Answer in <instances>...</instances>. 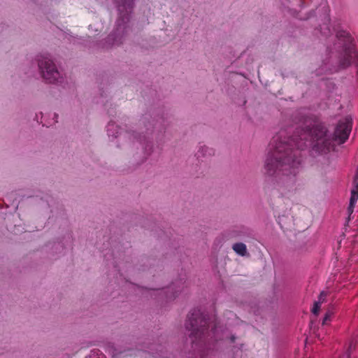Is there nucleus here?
<instances>
[{
  "instance_id": "nucleus-1",
  "label": "nucleus",
  "mask_w": 358,
  "mask_h": 358,
  "mask_svg": "<svg viewBox=\"0 0 358 358\" xmlns=\"http://www.w3.org/2000/svg\"><path fill=\"white\" fill-rule=\"evenodd\" d=\"M299 126L292 136L285 131L273 137L264 169L268 176H295L301 164V151L310 146L313 155H327L334 149L335 142L342 144L348 138L352 129V120L346 117L338 123L334 134L327 127L316 123L313 118L303 116Z\"/></svg>"
},
{
  "instance_id": "nucleus-2",
  "label": "nucleus",
  "mask_w": 358,
  "mask_h": 358,
  "mask_svg": "<svg viewBox=\"0 0 358 358\" xmlns=\"http://www.w3.org/2000/svg\"><path fill=\"white\" fill-rule=\"evenodd\" d=\"M185 328L190 331L189 338L192 348H200L206 346L213 340L219 339L215 320H210L199 309L192 310L187 315Z\"/></svg>"
},
{
  "instance_id": "nucleus-3",
  "label": "nucleus",
  "mask_w": 358,
  "mask_h": 358,
  "mask_svg": "<svg viewBox=\"0 0 358 358\" xmlns=\"http://www.w3.org/2000/svg\"><path fill=\"white\" fill-rule=\"evenodd\" d=\"M336 36L341 43L343 45V52L340 59V67L345 68L351 64L357 57V51L351 44V37L348 33L345 31H338Z\"/></svg>"
},
{
  "instance_id": "nucleus-4",
  "label": "nucleus",
  "mask_w": 358,
  "mask_h": 358,
  "mask_svg": "<svg viewBox=\"0 0 358 358\" xmlns=\"http://www.w3.org/2000/svg\"><path fill=\"white\" fill-rule=\"evenodd\" d=\"M38 63L43 79L50 83L59 80L60 78V73L57 69L52 59L49 57V55H41L38 59Z\"/></svg>"
},
{
  "instance_id": "nucleus-5",
  "label": "nucleus",
  "mask_w": 358,
  "mask_h": 358,
  "mask_svg": "<svg viewBox=\"0 0 358 358\" xmlns=\"http://www.w3.org/2000/svg\"><path fill=\"white\" fill-rule=\"evenodd\" d=\"M120 13V17L117 22V28L115 34L119 35L120 33L124 34L127 31L128 26L127 22L129 21V14L133 8V0H116Z\"/></svg>"
},
{
  "instance_id": "nucleus-6",
  "label": "nucleus",
  "mask_w": 358,
  "mask_h": 358,
  "mask_svg": "<svg viewBox=\"0 0 358 358\" xmlns=\"http://www.w3.org/2000/svg\"><path fill=\"white\" fill-rule=\"evenodd\" d=\"M275 215L277 217L278 223L284 231L297 230L295 228V223L289 210L285 211L282 215L276 211Z\"/></svg>"
},
{
  "instance_id": "nucleus-7",
  "label": "nucleus",
  "mask_w": 358,
  "mask_h": 358,
  "mask_svg": "<svg viewBox=\"0 0 358 358\" xmlns=\"http://www.w3.org/2000/svg\"><path fill=\"white\" fill-rule=\"evenodd\" d=\"M215 153V151L213 149L207 147L206 145H200L199 150L196 152V156L198 158H200L201 157H209L213 155Z\"/></svg>"
},
{
  "instance_id": "nucleus-8",
  "label": "nucleus",
  "mask_w": 358,
  "mask_h": 358,
  "mask_svg": "<svg viewBox=\"0 0 358 358\" xmlns=\"http://www.w3.org/2000/svg\"><path fill=\"white\" fill-rule=\"evenodd\" d=\"M234 251L240 256L244 257L248 254L247 247L243 243H234L232 246Z\"/></svg>"
},
{
  "instance_id": "nucleus-9",
  "label": "nucleus",
  "mask_w": 358,
  "mask_h": 358,
  "mask_svg": "<svg viewBox=\"0 0 358 358\" xmlns=\"http://www.w3.org/2000/svg\"><path fill=\"white\" fill-rule=\"evenodd\" d=\"M175 284L172 286L168 287L166 290L163 291L164 294H166V297L168 300H171L175 299L178 296V293L182 291L181 289H175Z\"/></svg>"
},
{
  "instance_id": "nucleus-10",
  "label": "nucleus",
  "mask_w": 358,
  "mask_h": 358,
  "mask_svg": "<svg viewBox=\"0 0 358 358\" xmlns=\"http://www.w3.org/2000/svg\"><path fill=\"white\" fill-rule=\"evenodd\" d=\"M107 133L108 136L116 138L119 135V128L114 122H109L107 126Z\"/></svg>"
},
{
  "instance_id": "nucleus-11",
  "label": "nucleus",
  "mask_w": 358,
  "mask_h": 358,
  "mask_svg": "<svg viewBox=\"0 0 358 358\" xmlns=\"http://www.w3.org/2000/svg\"><path fill=\"white\" fill-rule=\"evenodd\" d=\"M355 349V343L352 341L348 346V348L345 354H343L341 358H350L351 352Z\"/></svg>"
},
{
  "instance_id": "nucleus-12",
  "label": "nucleus",
  "mask_w": 358,
  "mask_h": 358,
  "mask_svg": "<svg viewBox=\"0 0 358 358\" xmlns=\"http://www.w3.org/2000/svg\"><path fill=\"white\" fill-rule=\"evenodd\" d=\"M334 312L332 310H329L323 319L322 324H327L328 321H330L331 316L333 315Z\"/></svg>"
},
{
  "instance_id": "nucleus-13",
  "label": "nucleus",
  "mask_w": 358,
  "mask_h": 358,
  "mask_svg": "<svg viewBox=\"0 0 358 358\" xmlns=\"http://www.w3.org/2000/svg\"><path fill=\"white\" fill-rule=\"evenodd\" d=\"M321 303L318 302V301H315L314 303V306H313V308H312V313L315 315H317L320 310V306H321Z\"/></svg>"
},
{
  "instance_id": "nucleus-14",
  "label": "nucleus",
  "mask_w": 358,
  "mask_h": 358,
  "mask_svg": "<svg viewBox=\"0 0 358 358\" xmlns=\"http://www.w3.org/2000/svg\"><path fill=\"white\" fill-rule=\"evenodd\" d=\"M326 296H327V293L324 292H322L319 296V299H318L317 301L322 303L325 301Z\"/></svg>"
},
{
  "instance_id": "nucleus-15",
  "label": "nucleus",
  "mask_w": 358,
  "mask_h": 358,
  "mask_svg": "<svg viewBox=\"0 0 358 358\" xmlns=\"http://www.w3.org/2000/svg\"><path fill=\"white\" fill-rule=\"evenodd\" d=\"M355 208V203H350V205L348 208V212L349 213V217H350V215L353 213ZM350 219V217H349Z\"/></svg>"
},
{
  "instance_id": "nucleus-16",
  "label": "nucleus",
  "mask_w": 358,
  "mask_h": 358,
  "mask_svg": "<svg viewBox=\"0 0 358 358\" xmlns=\"http://www.w3.org/2000/svg\"><path fill=\"white\" fill-rule=\"evenodd\" d=\"M199 358H205V356H204V352H203V350L199 349Z\"/></svg>"
},
{
  "instance_id": "nucleus-17",
  "label": "nucleus",
  "mask_w": 358,
  "mask_h": 358,
  "mask_svg": "<svg viewBox=\"0 0 358 358\" xmlns=\"http://www.w3.org/2000/svg\"><path fill=\"white\" fill-rule=\"evenodd\" d=\"M114 41H114V44H117V45H118V44H120V43H122V41H120V38H119V39L114 38Z\"/></svg>"
},
{
  "instance_id": "nucleus-18",
  "label": "nucleus",
  "mask_w": 358,
  "mask_h": 358,
  "mask_svg": "<svg viewBox=\"0 0 358 358\" xmlns=\"http://www.w3.org/2000/svg\"><path fill=\"white\" fill-rule=\"evenodd\" d=\"M234 339H235V338L233 336V337L231 338L232 341H234Z\"/></svg>"
},
{
  "instance_id": "nucleus-19",
  "label": "nucleus",
  "mask_w": 358,
  "mask_h": 358,
  "mask_svg": "<svg viewBox=\"0 0 358 358\" xmlns=\"http://www.w3.org/2000/svg\"><path fill=\"white\" fill-rule=\"evenodd\" d=\"M3 208V205H0V208Z\"/></svg>"
}]
</instances>
